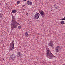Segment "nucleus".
<instances>
[{
  "label": "nucleus",
  "instance_id": "6",
  "mask_svg": "<svg viewBox=\"0 0 65 65\" xmlns=\"http://www.w3.org/2000/svg\"><path fill=\"white\" fill-rule=\"evenodd\" d=\"M48 45L51 47H53V46H54V44H53V42L51 41L50 42L49 44Z\"/></svg>",
  "mask_w": 65,
  "mask_h": 65
},
{
  "label": "nucleus",
  "instance_id": "12",
  "mask_svg": "<svg viewBox=\"0 0 65 65\" xmlns=\"http://www.w3.org/2000/svg\"><path fill=\"white\" fill-rule=\"evenodd\" d=\"M12 12L13 13H15L16 12V10H13L12 11Z\"/></svg>",
  "mask_w": 65,
  "mask_h": 65
},
{
  "label": "nucleus",
  "instance_id": "3",
  "mask_svg": "<svg viewBox=\"0 0 65 65\" xmlns=\"http://www.w3.org/2000/svg\"><path fill=\"white\" fill-rule=\"evenodd\" d=\"M14 48V43L13 42L11 43L10 46L9 51H12V49Z\"/></svg>",
  "mask_w": 65,
  "mask_h": 65
},
{
  "label": "nucleus",
  "instance_id": "1",
  "mask_svg": "<svg viewBox=\"0 0 65 65\" xmlns=\"http://www.w3.org/2000/svg\"><path fill=\"white\" fill-rule=\"evenodd\" d=\"M12 23L11 24V27L13 30H14V29L15 28H16L17 25H19V24L17 22V21H15V18L14 17V16L12 15Z\"/></svg>",
  "mask_w": 65,
  "mask_h": 65
},
{
  "label": "nucleus",
  "instance_id": "10",
  "mask_svg": "<svg viewBox=\"0 0 65 65\" xmlns=\"http://www.w3.org/2000/svg\"><path fill=\"white\" fill-rule=\"evenodd\" d=\"M27 2V4H28V5H29V4L31 5L32 4V3L31 1H28Z\"/></svg>",
  "mask_w": 65,
  "mask_h": 65
},
{
  "label": "nucleus",
  "instance_id": "13",
  "mask_svg": "<svg viewBox=\"0 0 65 65\" xmlns=\"http://www.w3.org/2000/svg\"><path fill=\"white\" fill-rule=\"evenodd\" d=\"M28 35L29 34L27 32L25 33V35L26 36H28Z\"/></svg>",
  "mask_w": 65,
  "mask_h": 65
},
{
  "label": "nucleus",
  "instance_id": "8",
  "mask_svg": "<svg viewBox=\"0 0 65 65\" xmlns=\"http://www.w3.org/2000/svg\"><path fill=\"white\" fill-rule=\"evenodd\" d=\"M21 56H22V54H21V53L20 52H18V53L17 54V57H19H19H21Z\"/></svg>",
  "mask_w": 65,
  "mask_h": 65
},
{
  "label": "nucleus",
  "instance_id": "7",
  "mask_svg": "<svg viewBox=\"0 0 65 65\" xmlns=\"http://www.w3.org/2000/svg\"><path fill=\"white\" fill-rule=\"evenodd\" d=\"M10 58L12 60H15L16 58V56H15L14 55L12 54Z\"/></svg>",
  "mask_w": 65,
  "mask_h": 65
},
{
  "label": "nucleus",
  "instance_id": "19",
  "mask_svg": "<svg viewBox=\"0 0 65 65\" xmlns=\"http://www.w3.org/2000/svg\"><path fill=\"white\" fill-rule=\"evenodd\" d=\"M62 20H65V17L62 19Z\"/></svg>",
  "mask_w": 65,
  "mask_h": 65
},
{
  "label": "nucleus",
  "instance_id": "4",
  "mask_svg": "<svg viewBox=\"0 0 65 65\" xmlns=\"http://www.w3.org/2000/svg\"><path fill=\"white\" fill-rule=\"evenodd\" d=\"M40 15V14H39V13H38L36 14L34 16L35 19V20H37V19L39 17Z\"/></svg>",
  "mask_w": 65,
  "mask_h": 65
},
{
  "label": "nucleus",
  "instance_id": "5",
  "mask_svg": "<svg viewBox=\"0 0 65 65\" xmlns=\"http://www.w3.org/2000/svg\"><path fill=\"white\" fill-rule=\"evenodd\" d=\"M61 48H60V47H59V46H57L56 47V48H55V50L56 51V52H59V51H60V50H61Z\"/></svg>",
  "mask_w": 65,
  "mask_h": 65
},
{
  "label": "nucleus",
  "instance_id": "9",
  "mask_svg": "<svg viewBox=\"0 0 65 65\" xmlns=\"http://www.w3.org/2000/svg\"><path fill=\"white\" fill-rule=\"evenodd\" d=\"M40 14L41 15V16H43L44 14V12H43L42 11H41L40 12Z\"/></svg>",
  "mask_w": 65,
  "mask_h": 65
},
{
  "label": "nucleus",
  "instance_id": "21",
  "mask_svg": "<svg viewBox=\"0 0 65 65\" xmlns=\"http://www.w3.org/2000/svg\"><path fill=\"white\" fill-rule=\"evenodd\" d=\"M27 0H23V1H26Z\"/></svg>",
  "mask_w": 65,
  "mask_h": 65
},
{
  "label": "nucleus",
  "instance_id": "20",
  "mask_svg": "<svg viewBox=\"0 0 65 65\" xmlns=\"http://www.w3.org/2000/svg\"><path fill=\"white\" fill-rule=\"evenodd\" d=\"M54 6H55H55H56V5H54Z\"/></svg>",
  "mask_w": 65,
  "mask_h": 65
},
{
  "label": "nucleus",
  "instance_id": "2",
  "mask_svg": "<svg viewBox=\"0 0 65 65\" xmlns=\"http://www.w3.org/2000/svg\"><path fill=\"white\" fill-rule=\"evenodd\" d=\"M46 52L48 55L47 57L48 58H49V59H53V57H55V56H54V55L52 54L50 51L47 50Z\"/></svg>",
  "mask_w": 65,
  "mask_h": 65
},
{
  "label": "nucleus",
  "instance_id": "14",
  "mask_svg": "<svg viewBox=\"0 0 65 65\" xmlns=\"http://www.w3.org/2000/svg\"><path fill=\"white\" fill-rule=\"evenodd\" d=\"M61 24H62V25H63V24H64V21H62L61 22Z\"/></svg>",
  "mask_w": 65,
  "mask_h": 65
},
{
  "label": "nucleus",
  "instance_id": "23",
  "mask_svg": "<svg viewBox=\"0 0 65 65\" xmlns=\"http://www.w3.org/2000/svg\"><path fill=\"white\" fill-rule=\"evenodd\" d=\"M13 42H14V41H13Z\"/></svg>",
  "mask_w": 65,
  "mask_h": 65
},
{
  "label": "nucleus",
  "instance_id": "17",
  "mask_svg": "<svg viewBox=\"0 0 65 65\" xmlns=\"http://www.w3.org/2000/svg\"><path fill=\"white\" fill-rule=\"evenodd\" d=\"M17 4H20V2L19 1H17Z\"/></svg>",
  "mask_w": 65,
  "mask_h": 65
},
{
  "label": "nucleus",
  "instance_id": "15",
  "mask_svg": "<svg viewBox=\"0 0 65 65\" xmlns=\"http://www.w3.org/2000/svg\"><path fill=\"white\" fill-rule=\"evenodd\" d=\"M54 7L56 9H57L59 8V7H58V6L56 7V6H55Z\"/></svg>",
  "mask_w": 65,
  "mask_h": 65
},
{
  "label": "nucleus",
  "instance_id": "16",
  "mask_svg": "<svg viewBox=\"0 0 65 65\" xmlns=\"http://www.w3.org/2000/svg\"><path fill=\"white\" fill-rule=\"evenodd\" d=\"M2 14L1 13H0V18H2Z\"/></svg>",
  "mask_w": 65,
  "mask_h": 65
},
{
  "label": "nucleus",
  "instance_id": "22",
  "mask_svg": "<svg viewBox=\"0 0 65 65\" xmlns=\"http://www.w3.org/2000/svg\"><path fill=\"white\" fill-rule=\"evenodd\" d=\"M35 0L36 1V0Z\"/></svg>",
  "mask_w": 65,
  "mask_h": 65
},
{
  "label": "nucleus",
  "instance_id": "18",
  "mask_svg": "<svg viewBox=\"0 0 65 65\" xmlns=\"http://www.w3.org/2000/svg\"><path fill=\"white\" fill-rule=\"evenodd\" d=\"M18 29H20L21 28V26H19L18 27Z\"/></svg>",
  "mask_w": 65,
  "mask_h": 65
},
{
  "label": "nucleus",
  "instance_id": "11",
  "mask_svg": "<svg viewBox=\"0 0 65 65\" xmlns=\"http://www.w3.org/2000/svg\"><path fill=\"white\" fill-rule=\"evenodd\" d=\"M30 14V13L29 12H26V14L27 15V16H28V15H29Z\"/></svg>",
  "mask_w": 65,
  "mask_h": 65
}]
</instances>
